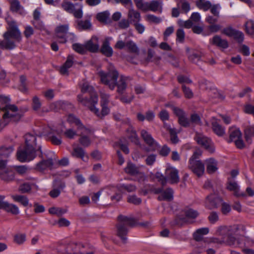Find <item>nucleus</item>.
Here are the masks:
<instances>
[{"mask_svg":"<svg viewBox=\"0 0 254 254\" xmlns=\"http://www.w3.org/2000/svg\"><path fill=\"white\" fill-rule=\"evenodd\" d=\"M231 37H233L239 43H242L244 41V34L238 30H235Z\"/></svg>","mask_w":254,"mask_h":254,"instance_id":"obj_50","label":"nucleus"},{"mask_svg":"<svg viewBox=\"0 0 254 254\" xmlns=\"http://www.w3.org/2000/svg\"><path fill=\"white\" fill-rule=\"evenodd\" d=\"M24 146L20 147L17 152V159L21 162H30L34 159L37 155L42 157V151L40 145L37 143L40 137L34 134L27 133L24 136Z\"/></svg>","mask_w":254,"mask_h":254,"instance_id":"obj_1","label":"nucleus"},{"mask_svg":"<svg viewBox=\"0 0 254 254\" xmlns=\"http://www.w3.org/2000/svg\"><path fill=\"white\" fill-rule=\"evenodd\" d=\"M174 191L171 188H167L165 190L163 191L158 197L160 201L166 200L171 201L173 198Z\"/></svg>","mask_w":254,"mask_h":254,"instance_id":"obj_28","label":"nucleus"},{"mask_svg":"<svg viewBox=\"0 0 254 254\" xmlns=\"http://www.w3.org/2000/svg\"><path fill=\"white\" fill-rule=\"evenodd\" d=\"M210 42L217 47L223 49H226L228 47V43L226 40L222 39L220 36L215 35L211 40Z\"/></svg>","mask_w":254,"mask_h":254,"instance_id":"obj_25","label":"nucleus"},{"mask_svg":"<svg viewBox=\"0 0 254 254\" xmlns=\"http://www.w3.org/2000/svg\"><path fill=\"white\" fill-rule=\"evenodd\" d=\"M117 188V190H118L119 191H121L123 190H126L129 192H133L136 190V186L132 184L122 185L118 188Z\"/></svg>","mask_w":254,"mask_h":254,"instance_id":"obj_45","label":"nucleus"},{"mask_svg":"<svg viewBox=\"0 0 254 254\" xmlns=\"http://www.w3.org/2000/svg\"><path fill=\"white\" fill-rule=\"evenodd\" d=\"M68 25H62L58 26L56 29V37L61 43H64L67 41L73 42L75 39L74 34L68 32Z\"/></svg>","mask_w":254,"mask_h":254,"instance_id":"obj_7","label":"nucleus"},{"mask_svg":"<svg viewBox=\"0 0 254 254\" xmlns=\"http://www.w3.org/2000/svg\"><path fill=\"white\" fill-rule=\"evenodd\" d=\"M206 170L209 174H213L217 170V162L213 158L206 160Z\"/></svg>","mask_w":254,"mask_h":254,"instance_id":"obj_29","label":"nucleus"},{"mask_svg":"<svg viewBox=\"0 0 254 254\" xmlns=\"http://www.w3.org/2000/svg\"><path fill=\"white\" fill-rule=\"evenodd\" d=\"M91 28L92 24L89 19L80 21V29L84 30H88L91 29Z\"/></svg>","mask_w":254,"mask_h":254,"instance_id":"obj_49","label":"nucleus"},{"mask_svg":"<svg viewBox=\"0 0 254 254\" xmlns=\"http://www.w3.org/2000/svg\"><path fill=\"white\" fill-rule=\"evenodd\" d=\"M226 244L230 246H234L236 248L239 246L241 244V241L239 238H236L231 235H228L226 240Z\"/></svg>","mask_w":254,"mask_h":254,"instance_id":"obj_37","label":"nucleus"},{"mask_svg":"<svg viewBox=\"0 0 254 254\" xmlns=\"http://www.w3.org/2000/svg\"><path fill=\"white\" fill-rule=\"evenodd\" d=\"M190 122L193 124L199 125H201V118L197 114L194 113L190 116Z\"/></svg>","mask_w":254,"mask_h":254,"instance_id":"obj_57","label":"nucleus"},{"mask_svg":"<svg viewBox=\"0 0 254 254\" xmlns=\"http://www.w3.org/2000/svg\"><path fill=\"white\" fill-rule=\"evenodd\" d=\"M11 197L14 201L20 203L23 206H29L32 207V204H29V200L27 196L23 195H12Z\"/></svg>","mask_w":254,"mask_h":254,"instance_id":"obj_30","label":"nucleus"},{"mask_svg":"<svg viewBox=\"0 0 254 254\" xmlns=\"http://www.w3.org/2000/svg\"><path fill=\"white\" fill-rule=\"evenodd\" d=\"M77 62L75 57L72 55H69L66 59L65 63L61 66L60 72L63 75L68 74V69L72 67Z\"/></svg>","mask_w":254,"mask_h":254,"instance_id":"obj_17","label":"nucleus"},{"mask_svg":"<svg viewBox=\"0 0 254 254\" xmlns=\"http://www.w3.org/2000/svg\"><path fill=\"white\" fill-rule=\"evenodd\" d=\"M91 130L80 124V145L88 147L91 143Z\"/></svg>","mask_w":254,"mask_h":254,"instance_id":"obj_12","label":"nucleus"},{"mask_svg":"<svg viewBox=\"0 0 254 254\" xmlns=\"http://www.w3.org/2000/svg\"><path fill=\"white\" fill-rule=\"evenodd\" d=\"M244 112L248 114H252L254 116V106L247 104L244 107Z\"/></svg>","mask_w":254,"mask_h":254,"instance_id":"obj_64","label":"nucleus"},{"mask_svg":"<svg viewBox=\"0 0 254 254\" xmlns=\"http://www.w3.org/2000/svg\"><path fill=\"white\" fill-rule=\"evenodd\" d=\"M227 188L230 191H233L234 195L237 197H244L246 196V194L244 192H240L239 186L235 182L229 181Z\"/></svg>","mask_w":254,"mask_h":254,"instance_id":"obj_27","label":"nucleus"},{"mask_svg":"<svg viewBox=\"0 0 254 254\" xmlns=\"http://www.w3.org/2000/svg\"><path fill=\"white\" fill-rule=\"evenodd\" d=\"M145 19L149 23L158 24L162 21L160 17H157L153 14H147L145 16Z\"/></svg>","mask_w":254,"mask_h":254,"instance_id":"obj_47","label":"nucleus"},{"mask_svg":"<svg viewBox=\"0 0 254 254\" xmlns=\"http://www.w3.org/2000/svg\"><path fill=\"white\" fill-rule=\"evenodd\" d=\"M13 170H15L20 175H24L29 171L27 167L24 165L14 166L12 167Z\"/></svg>","mask_w":254,"mask_h":254,"instance_id":"obj_48","label":"nucleus"},{"mask_svg":"<svg viewBox=\"0 0 254 254\" xmlns=\"http://www.w3.org/2000/svg\"><path fill=\"white\" fill-rule=\"evenodd\" d=\"M136 7L143 11H148V2L144 0H133Z\"/></svg>","mask_w":254,"mask_h":254,"instance_id":"obj_43","label":"nucleus"},{"mask_svg":"<svg viewBox=\"0 0 254 254\" xmlns=\"http://www.w3.org/2000/svg\"><path fill=\"white\" fill-rule=\"evenodd\" d=\"M201 54L198 51H193L189 55V60L193 63L198 64L200 62Z\"/></svg>","mask_w":254,"mask_h":254,"instance_id":"obj_40","label":"nucleus"},{"mask_svg":"<svg viewBox=\"0 0 254 254\" xmlns=\"http://www.w3.org/2000/svg\"><path fill=\"white\" fill-rule=\"evenodd\" d=\"M9 30L4 34V40L1 42V46L6 49H12L15 47L14 43L11 39H17L20 36V33L14 21L8 23Z\"/></svg>","mask_w":254,"mask_h":254,"instance_id":"obj_5","label":"nucleus"},{"mask_svg":"<svg viewBox=\"0 0 254 254\" xmlns=\"http://www.w3.org/2000/svg\"><path fill=\"white\" fill-rule=\"evenodd\" d=\"M0 177L6 182L12 181L14 178L12 167L7 166L5 160H0Z\"/></svg>","mask_w":254,"mask_h":254,"instance_id":"obj_9","label":"nucleus"},{"mask_svg":"<svg viewBox=\"0 0 254 254\" xmlns=\"http://www.w3.org/2000/svg\"><path fill=\"white\" fill-rule=\"evenodd\" d=\"M126 47L127 50L130 53L138 54L139 52L138 47L132 40H129L126 42Z\"/></svg>","mask_w":254,"mask_h":254,"instance_id":"obj_42","label":"nucleus"},{"mask_svg":"<svg viewBox=\"0 0 254 254\" xmlns=\"http://www.w3.org/2000/svg\"><path fill=\"white\" fill-rule=\"evenodd\" d=\"M116 190L117 188L114 186H108L98 191L91 194V200L93 203H97L101 194H103V195L104 194L111 195V192L115 191Z\"/></svg>","mask_w":254,"mask_h":254,"instance_id":"obj_14","label":"nucleus"},{"mask_svg":"<svg viewBox=\"0 0 254 254\" xmlns=\"http://www.w3.org/2000/svg\"><path fill=\"white\" fill-rule=\"evenodd\" d=\"M208 220L211 223H215L219 220L218 214L216 212L212 211L208 216Z\"/></svg>","mask_w":254,"mask_h":254,"instance_id":"obj_63","label":"nucleus"},{"mask_svg":"<svg viewBox=\"0 0 254 254\" xmlns=\"http://www.w3.org/2000/svg\"><path fill=\"white\" fill-rule=\"evenodd\" d=\"M127 201L129 203L137 205L141 203V199L140 198L137 197L136 195H133L128 196Z\"/></svg>","mask_w":254,"mask_h":254,"instance_id":"obj_58","label":"nucleus"},{"mask_svg":"<svg viewBox=\"0 0 254 254\" xmlns=\"http://www.w3.org/2000/svg\"><path fill=\"white\" fill-rule=\"evenodd\" d=\"M80 95V103L87 107L92 112L99 118V109L96 107L98 102V97L94 88L87 82L82 84Z\"/></svg>","mask_w":254,"mask_h":254,"instance_id":"obj_4","label":"nucleus"},{"mask_svg":"<svg viewBox=\"0 0 254 254\" xmlns=\"http://www.w3.org/2000/svg\"><path fill=\"white\" fill-rule=\"evenodd\" d=\"M64 136L69 139H73L75 137L78 136L77 131L73 130L72 128H69L66 130L64 132Z\"/></svg>","mask_w":254,"mask_h":254,"instance_id":"obj_53","label":"nucleus"},{"mask_svg":"<svg viewBox=\"0 0 254 254\" xmlns=\"http://www.w3.org/2000/svg\"><path fill=\"white\" fill-rule=\"evenodd\" d=\"M177 41L183 43L184 41L185 32L182 29H179L176 32Z\"/></svg>","mask_w":254,"mask_h":254,"instance_id":"obj_60","label":"nucleus"},{"mask_svg":"<svg viewBox=\"0 0 254 254\" xmlns=\"http://www.w3.org/2000/svg\"><path fill=\"white\" fill-rule=\"evenodd\" d=\"M4 196L0 195V208L14 215L18 214L19 213L18 207L15 204L4 201Z\"/></svg>","mask_w":254,"mask_h":254,"instance_id":"obj_15","label":"nucleus"},{"mask_svg":"<svg viewBox=\"0 0 254 254\" xmlns=\"http://www.w3.org/2000/svg\"><path fill=\"white\" fill-rule=\"evenodd\" d=\"M156 155L155 154H150L148 155L145 159L146 164L147 165H152L156 161Z\"/></svg>","mask_w":254,"mask_h":254,"instance_id":"obj_62","label":"nucleus"},{"mask_svg":"<svg viewBox=\"0 0 254 254\" xmlns=\"http://www.w3.org/2000/svg\"><path fill=\"white\" fill-rule=\"evenodd\" d=\"M182 89L186 98H191L193 97V94L190 88L187 87L185 85H183Z\"/></svg>","mask_w":254,"mask_h":254,"instance_id":"obj_59","label":"nucleus"},{"mask_svg":"<svg viewBox=\"0 0 254 254\" xmlns=\"http://www.w3.org/2000/svg\"><path fill=\"white\" fill-rule=\"evenodd\" d=\"M67 210L66 208L53 207L49 209V212L51 214L61 216L65 213Z\"/></svg>","mask_w":254,"mask_h":254,"instance_id":"obj_38","label":"nucleus"},{"mask_svg":"<svg viewBox=\"0 0 254 254\" xmlns=\"http://www.w3.org/2000/svg\"><path fill=\"white\" fill-rule=\"evenodd\" d=\"M53 165V160L52 159L42 160L34 165L33 169L37 172L44 173L48 169L52 168Z\"/></svg>","mask_w":254,"mask_h":254,"instance_id":"obj_16","label":"nucleus"},{"mask_svg":"<svg viewBox=\"0 0 254 254\" xmlns=\"http://www.w3.org/2000/svg\"><path fill=\"white\" fill-rule=\"evenodd\" d=\"M148 11H152L153 12L159 11L161 13L162 11V6L161 2L157 0H152L148 2Z\"/></svg>","mask_w":254,"mask_h":254,"instance_id":"obj_33","label":"nucleus"},{"mask_svg":"<svg viewBox=\"0 0 254 254\" xmlns=\"http://www.w3.org/2000/svg\"><path fill=\"white\" fill-rule=\"evenodd\" d=\"M127 134L128 138L131 140V142H133L136 145L139 144V140L138 137L136 133V131L134 130L132 127H129L127 129Z\"/></svg>","mask_w":254,"mask_h":254,"instance_id":"obj_31","label":"nucleus"},{"mask_svg":"<svg viewBox=\"0 0 254 254\" xmlns=\"http://www.w3.org/2000/svg\"><path fill=\"white\" fill-rule=\"evenodd\" d=\"M196 6L200 9L207 11L211 7V3L209 1L205 0H198L195 2Z\"/></svg>","mask_w":254,"mask_h":254,"instance_id":"obj_36","label":"nucleus"},{"mask_svg":"<svg viewBox=\"0 0 254 254\" xmlns=\"http://www.w3.org/2000/svg\"><path fill=\"white\" fill-rule=\"evenodd\" d=\"M9 98L2 95H0V103L2 104L0 106V128H2L10 122H17L21 114L16 106L9 104Z\"/></svg>","mask_w":254,"mask_h":254,"instance_id":"obj_3","label":"nucleus"},{"mask_svg":"<svg viewBox=\"0 0 254 254\" xmlns=\"http://www.w3.org/2000/svg\"><path fill=\"white\" fill-rule=\"evenodd\" d=\"M98 75L102 83L108 86L111 90L117 87L116 92L122 95L126 91L129 78L123 75H119L118 71L115 68L110 69L107 72L100 71Z\"/></svg>","mask_w":254,"mask_h":254,"instance_id":"obj_2","label":"nucleus"},{"mask_svg":"<svg viewBox=\"0 0 254 254\" xmlns=\"http://www.w3.org/2000/svg\"><path fill=\"white\" fill-rule=\"evenodd\" d=\"M194 139L198 144L204 148L208 152L213 153L215 148L212 143L211 140L202 133L196 132L194 136Z\"/></svg>","mask_w":254,"mask_h":254,"instance_id":"obj_10","label":"nucleus"},{"mask_svg":"<svg viewBox=\"0 0 254 254\" xmlns=\"http://www.w3.org/2000/svg\"><path fill=\"white\" fill-rule=\"evenodd\" d=\"M31 189V187L30 184L24 183L19 187L18 190L22 193H26L29 192Z\"/></svg>","mask_w":254,"mask_h":254,"instance_id":"obj_55","label":"nucleus"},{"mask_svg":"<svg viewBox=\"0 0 254 254\" xmlns=\"http://www.w3.org/2000/svg\"><path fill=\"white\" fill-rule=\"evenodd\" d=\"M13 148L11 146H2L0 147V160L8 158L13 152Z\"/></svg>","mask_w":254,"mask_h":254,"instance_id":"obj_32","label":"nucleus"},{"mask_svg":"<svg viewBox=\"0 0 254 254\" xmlns=\"http://www.w3.org/2000/svg\"><path fill=\"white\" fill-rule=\"evenodd\" d=\"M245 26L247 32L250 35H254V21H247Z\"/></svg>","mask_w":254,"mask_h":254,"instance_id":"obj_51","label":"nucleus"},{"mask_svg":"<svg viewBox=\"0 0 254 254\" xmlns=\"http://www.w3.org/2000/svg\"><path fill=\"white\" fill-rule=\"evenodd\" d=\"M229 133V139L231 141H234L242 137V133L240 130L234 127L230 128Z\"/></svg>","mask_w":254,"mask_h":254,"instance_id":"obj_35","label":"nucleus"},{"mask_svg":"<svg viewBox=\"0 0 254 254\" xmlns=\"http://www.w3.org/2000/svg\"><path fill=\"white\" fill-rule=\"evenodd\" d=\"M62 7L67 12L72 13L75 17H79V8L78 4H73L71 2L64 1L62 3Z\"/></svg>","mask_w":254,"mask_h":254,"instance_id":"obj_19","label":"nucleus"},{"mask_svg":"<svg viewBox=\"0 0 254 254\" xmlns=\"http://www.w3.org/2000/svg\"><path fill=\"white\" fill-rule=\"evenodd\" d=\"M246 140L249 142L251 137L254 136V125L248 126L245 130Z\"/></svg>","mask_w":254,"mask_h":254,"instance_id":"obj_46","label":"nucleus"},{"mask_svg":"<svg viewBox=\"0 0 254 254\" xmlns=\"http://www.w3.org/2000/svg\"><path fill=\"white\" fill-rule=\"evenodd\" d=\"M178 7H181L182 10L185 13L188 12L190 9L189 2L186 0H179L177 4Z\"/></svg>","mask_w":254,"mask_h":254,"instance_id":"obj_44","label":"nucleus"},{"mask_svg":"<svg viewBox=\"0 0 254 254\" xmlns=\"http://www.w3.org/2000/svg\"><path fill=\"white\" fill-rule=\"evenodd\" d=\"M220 121L215 117L212 118L211 124L214 132L219 136H223L225 133V129L220 124Z\"/></svg>","mask_w":254,"mask_h":254,"instance_id":"obj_21","label":"nucleus"},{"mask_svg":"<svg viewBox=\"0 0 254 254\" xmlns=\"http://www.w3.org/2000/svg\"><path fill=\"white\" fill-rule=\"evenodd\" d=\"M171 152V149L167 145H164L159 150V154L162 156L166 157Z\"/></svg>","mask_w":254,"mask_h":254,"instance_id":"obj_56","label":"nucleus"},{"mask_svg":"<svg viewBox=\"0 0 254 254\" xmlns=\"http://www.w3.org/2000/svg\"><path fill=\"white\" fill-rule=\"evenodd\" d=\"M189 168L197 176H202L204 171V165L200 160L190 159Z\"/></svg>","mask_w":254,"mask_h":254,"instance_id":"obj_13","label":"nucleus"},{"mask_svg":"<svg viewBox=\"0 0 254 254\" xmlns=\"http://www.w3.org/2000/svg\"><path fill=\"white\" fill-rule=\"evenodd\" d=\"M165 176H161L160 181L163 186L168 181L171 184H176L179 182V171L173 167H168L166 169Z\"/></svg>","mask_w":254,"mask_h":254,"instance_id":"obj_8","label":"nucleus"},{"mask_svg":"<svg viewBox=\"0 0 254 254\" xmlns=\"http://www.w3.org/2000/svg\"><path fill=\"white\" fill-rule=\"evenodd\" d=\"M179 124L183 126L184 127H189L190 125V122L187 118L186 117L185 115L179 118L178 120Z\"/></svg>","mask_w":254,"mask_h":254,"instance_id":"obj_61","label":"nucleus"},{"mask_svg":"<svg viewBox=\"0 0 254 254\" xmlns=\"http://www.w3.org/2000/svg\"><path fill=\"white\" fill-rule=\"evenodd\" d=\"M127 18L130 23L133 25L136 23L140 22L141 20V15L139 12L131 7L128 11Z\"/></svg>","mask_w":254,"mask_h":254,"instance_id":"obj_22","label":"nucleus"},{"mask_svg":"<svg viewBox=\"0 0 254 254\" xmlns=\"http://www.w3.org/2000/svg\"><path fill=\"white\" fill-rule=\"evenodd\" d=\"M163 127L166 130L169 132L170 135V140L172 143L174 144L178 143L179 139L177 136L178 132L176 129L175 128L172 127L170 125L166 123H164Z\"/></svg>","mask_w":254,"mask_h":254,"instance_id":"obj_23","label":"nucleus"},{"mask_svg":"<svg viewBox=\"0 0 254 254\" xmlns=\"http://www.w3.org/2000/svg\"><path fill=\"white\" fill-rule=\"evenodd\" d=\"M85 48L91 52H96L99 50V45L93 43L91 40L88 41L84 45H80V54L83 53V49Z\"/></svg>","mask_w":254,"mask_h":254,"instance_id":"obj_34","label":"nucleus"},{"mask_svg":"<svg viewBox=\"0 0 254 254\" xmlns=\"http://www.w3.org/2000/svg\"><path fill=\"white\" fill-rule=\"evenodd\" d=\"M125 171L126 173L131 175H135L138 173L139 170L132 163H128L127 167L125 169Z\"/></svg>","mask_w":254,"mask_h":254,"instance_id":"obj_41","label":"nucleus"},{"mask_svg":"<svg viewBox=\"0 0 254 254\" xmlns=\"http://www.w3.org/2000/svg\"><path fill=\"white\" fill-rule=\"evenodd\" d=\"M140 135L146 144L150 147L154 148V149L158 146V143L153 138L151 134L147 130L145 129L141 130Z\"/></svg>","mask_w":254,"mask_h":254,"instance_id":"obj_20","label":"nucleus"},{"mask_svg":"<svg viewBox=\"0 0 254 254\" xmlns=\"http://www.w3.org/2000/svg\"><path fill=\"white\" fill-rule=\"evenodd\" d=\"M119 223L117 225V235L122 240L124 243L127 241L126 235L127 233V226H133L136 221L131 217L120 215L118 217Z\"/></svg>","mask_w":254,"mask_h":254,"instance_id":"obj_6","label":"nucleus"},{"mask_svg":"<svg viewBox=\"0 0 254 254\" xmlns=\"http://www.w3.org/2000/svg\"><path fill=\"white\" fill-rule=\"evenodd\" d=\"M101 52L107 57H110L113 55V51L110 46L109 38H106L103 43L101 48Z\"/></svg>","mask_w":254,"mask_h":254,"instance_id":"obj_24","label":"nucleus"},{"mask_svg":"<svg viewBox=\"0 0 254 254\" xmlns=\"http://www.w3.org/2000/svg\"><path fill=\"white\" fill-rule=\"evenodd\" d=\"M185 214L187 217L192 219L195 218L198 215L197 211L192 209L186 210Z\"/></svg>","mask_w":254,"mask_h":254,"instance_id":"obj_54","label":"nucleus"},{"mask_svg":"<svg viewBox=\"0 0 254 254\" xmlns=\"http://www.w3.org/2000/svg\"><path fill=\"white\" fill-rule=\"evenodd\" d=\"M10 9L11 11L18 13L21 15L26 14V12L23 7L20 5V2L17 0H10Z\"/></svg>","mask_w":254,"mask_h":254,"instance_id":"obj_26","label":"nucleus"},{"mask_svg":"<svg viewBox=\"0 0 254 254\" xmlns=\"http://www.w3.org/2000/svg\"><path fill=\"white\" fill-rule=\"evenodd\" d=\"M109 16V12L106 11L98 13L96 18L101 22L108 23L110 21Z\"/></svg>","mask_w":254,"mask_h":254,"instance_id":"obj_39","label":"nucleus"},{"mask_svg":"<svg viewBox=\"0 0 254 254\" xmlns=\"http://www.w3.org/2000/svg\"><path fill=\"white\" fill-rule=\"evenodd\" d=\"M222 202V199L216 194H211L206 198V207L209 209L217 208L219 204Z\"/></svg>","mask_w":254,"mask_h":254,"instance_id":"obj_18","label":"nucleus"},{"mask_svg":"<svg viewBox=\"0 0 254 254\" xmlns=\"http://www.w3.org/2000/svg\"><path fill=\"white\" fill-rule=\"evenodd\" d=\"M100 96L101 98L100 105L102 107L101 111H99V118L103 119L105 116L108 115L110 112L108 105L110 102V95L104 92H100Z\"/></svg>","mask_w":254,"mask_h":254,"instance_id":"obj_11","label":"nucleus"},{"mask_svg":"<svg viewBox=\"0 0 254 254\" xmlns=\"http://www.w3.org/2000/svg\"><path fill=\"white\" fill-rule=\"evenodd\" d=\"M41 102L37 96H34L32 99V108L34 110L38 111L41 107Z\"/></svg>","mask_w":254,"mask_h":254,"instance_id":"obj_52","label":"nucleus"}]
</instances>
